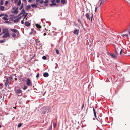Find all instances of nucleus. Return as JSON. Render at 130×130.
Returning <instances> with one entry per match:
<instances>
[{
    "label": "nucleus",
    "instance_id": "f8f14e48",
    "mask_svg": "<svg viewBox=\"0 0 130 130\" xmlns=\"http://www.w3.org/2000/svg\"><path fill=\"white\" fill-rule=\"evenodd\" d=\"M11 31L13 32H18V30L15 29H11Z\"/></svg>",
    "mask_w": 130,
    "mask_h": 130
},
{
    "label": "nucleus",
    "instance_id": "ddd939ff",
    "mask_svg": "<svg viewBox=\"0 0 130 130\" xmlns=\"http://www.w3.org/2000/svg\"><path fill=\"white\" fill-rule=\"evenodd\" d=\"M130 32V29L129 28H127V29H126L125 30L123 31H122V32Z\"/></svg>",
    "mask_w": 130,
    "mask_h": 130
},
{
    "label": "nucleus",
    "instance_id": "6e6d98bb",
    "mask_svg": "<svg viewBox=\"0 0 130 130\" xmlns=\"http://www.w3.org/2000/svg\"><path fill=\"white\" fill-rule=\"evenodd\" d=\"M27 14H28V13H26V14L24 18H25V17H26Z\"/></svg>",
    "mask_w": 130,
    "mask_h": 130
},
{
    "label": "nucleus",
    "instance_id": "1a4fd4ad",
    "mask_svg": "<svg viewBox=\"0 0 130 130\" xmlns=\"http://www.w3.org/2000/svg\"><path fill=\"white\" fill-rule=\"evenodd\" d=\"M61 4H66L67 3V1L66 0H61Z\"/></svg>",
    "mask_w": 130,
    "mask_h": 130
},
{
    "label": "nucleus",
    "instance_id": "5fc2aeb1",
    "mask_svg": "<svg viewBox=\"0 0 130 130\" xmlns=\"http://www.w3.org/2000/svg\"><path fill=\"white\" fill-rule=\"evenodd\" d=\"M97 7L95 8V12H96V11L97 10Z\"/></svg>",
    "mask_w": 130,
    "mask_h": 130
},
{
    "label": "nucleus",
    "instance_id": "4468645a",
    "mask_svg": "<svg viewBox=\"0 0 130 130\" xmlns=\"http://www.w3.org/2000/svg\"><path fill=\"white\" fill-rule=\"evenodd\" d=\"M8 31L7 29L5 28L3 29L2 32H8Z\"/></svg>",
    "mask_w": 130,
    "mask_h": 130
},
{
    "label": "nucleus",
    "instance_id": "f03ea898",
    "mask_svg": "<svg viewBox=\"0 0 130 130\" xmlns=\"http://www.w3.org/2000/svg\"><path fill=\"white\" fill-rule=\"evenodd\" d=\"M25 78L27 79L26 80V85L28 86H31L32 85L30 80L29 78H27L25 77Z\"/></svg>",
    "mask_w": 130,
    "mask_h": 130
},
{
    "label": "nucleus",
    "instance_id": "e433bc0d",
    "mask_svg": "<svg viewBox=\"0 0 130 130\" xmlns=\"http://www.w3.org/2000/svg\"><path fill=\"white\" fill-rule=\"evenodd\" d=\"M55 1H56V0H51V2L52 3H54L55 2Z\"/></svg>",
    "mask_w": 130,
    "mask_h": 130
},
{
    "label": "nucleus",
    "instance_id": "bb28decb",
    "mask_svg": "<svg viewBox=\"0 0 130 130\" xmlns=\"http://www.w3.org/2000/svg\"><path fill=\"white\" fill-rule=\"evenodd\" d=\"M23 3H22V4L21 6L19 8V9H20V10H21L23 8Z\"/></svg>",
    "mask_w": 130,
    "mask_h": 130
},
{
    "label": "nucleus",
    "instance_id": "a878e982",
    "mask_svg": "<svg viewBox=\"0 0 130 130\" xmlns=\"http://www.w3.org/2000/svg\"><path fill=\"white\" fill-rule=\"evenodd\" d=\"M0 5H2L3 4V0H0Z\"/></svg>",
    "mask_w": 130,
    "mask_h": 130
},
{
    "label": "nucleus",
    "instance_id": "7c9ffc66",
    "mask_svg": "<svg viewBox=\"0 0 130 130\" xmlns=\"http://www.w3.org/2000/svg\"><path fill=\"white\" fill-rule=\"evenodd\" d=\"M27 86H26L25 85H24V87L23 88V90H25L26 89H27Z\"/></svg>",
    "mask_w": 130,
    "mask_h": 130
},
{
    "label": "nucleus",
    "instance_id": "a18cd8bd",
    "mask_svg": "<svg viewBox=\"0 0 130 130\" xmlns=\"http://www.w3.org/2000/svg\"><path fill=\"white\" fill-rule=\"evenodd\" d=\"M93 112L94 113H95L96 112L95 111V110L94 108V107L93 108Z\"/></svg>",
    "mask_w": 130,
    "mask_h": 130
},
{
    "label": "nucleus",
    "instance_id": "680f3d73",
    "mask_svg": "<svg viewBox=\"0 0 130 130\" xmlns=\"http://www.w3.org/2000/svg\"><path fill=\"white\" fill-rule=\"evenodd\" d=\"M46 35V33H44L43 34V35L44 36H45Z\"/></svg>",
    "mask_w": 130,
    "mask_h": 130
},
{
    "label": "nucleus",
    "instance_id": "393cba45",
    "mask_svg": "<svg viewBox=\"0 0 130 130\" xmlns=\"http://www.w3.org/2000/svg\"><path fill=\"white\" fill-rule=\"evenodd\" d=\"M99 2L100 1L101 2L100 4V6L104 2V0H100L99 1Z\"/></svg>",
    "mask_w": 130,
    "mask_h": 130
},
{
    "label": "nucleus",
    "instance_id": "2f4dec72",
    "mask_svg": "<svg viewBox=\"0 0 130 130\" xmlns=\"http://www.w3.org/2000/svg\"><path fill=\"white\" fill-rule=\"evenodd\" d=\"M79 30L78 29L75 30L73 32H79Z\"/></svg>",
    "mask_w": 130,
    "mask_h": 130
},
{
    "label": "nucleus",
    "instance_id": "f704fd0d",
    "mask_svg": "<svg viewBox=\"0 0 130 130\" xmlns=\"http://www.w3.org/2000/svg\"><path fill=\"white\" fill-rule=\"evenodd\" d=\"M12 35L13 37H14L16 36V34H15V33H12Z\"/></svg>",
    "mask_w": 130,
    "mask_h": 130
},
{
    "label": "nucleus",
    "instance_id": "58836bf2",
    "mask_svg": "<svg viewBox=\"0 0 130 130\" xmlns=\"http://www.w3.org/2000/svg\"><path fill=\"white\" fill-rule=\"evenodd\" d=\"M43 0H41L40 1V3L41 4H43Z\"/></svg>",
    "mask_w": 130,
    "mask_h": 130
},
{
    "label": "nucleus",
    "instance_id": "0e129e2a",
    "mask_svg": "<svg viewBox=\"0 0 130 130\" xmlns=\"http://www.w3.org/2000/svg\"><path fill=\"white\" fill-rule=\"evenodd\" d=\"M32 0H28V2H30Z\"/></svg>",
    "mask_w": 130,
    "mask_h": 130
},
{
    "label": "nucleus",
    "instance_id": "423d86ee",
    "mask_svg": "<svg viewBox=\"0 0 130 130\" xmlns=\"http://www.w3.org/2000/svg\"><path fill=\"white\" fill-rule=\"evenodd\" d=\"M119 51L118 49V50L116 48L115 49V53L118 56L119 55Z\"/></svg>",
    "mask_w": 130,
    "mask_h": 130
},
{
    "label": "nucleus",
    "instance_id": "49530a36",
    "mask_svg": "<svg viewBox=\"0 0 130 130\" xmlns=\"http://www.w3.org/2000/svg\"><path fill=\"white\" fill-rule=\"evenodd\" d=\"M94 116L95 117V118H96V113L95 112V113H94Z\"/></svg>",
    "mask_w": 130,
    "mask_h": 130
},
{
    "label": "nucleus",
    "instance_id": "f257e3e1",
    "mask_svg": "<svg viewBox=\"0 0 130 130\" xmlns=\"http://www.w3.org/2000/svg\"><path fill=\"white\" fill-rule=\"evenodd\" d=\"M14 91L16 93L18 94V96H21L22 95V91L20 89L15 88L14 89Z\"/></svg>",
    "mask_w": 130,
    "mask_h": 130
},
{
    "label": "nucleus",
    "instance_id": "6ab92c4d",
    "mask_svg": "<svg viewBox=\"0 0 130 130\" xmlns=\"http://www.w3.org/2000/svg\"><path fill=\"white\" fill-rule=\"evenodd\" d=\"M20 18H17L15 19V20H14V22H18L20 20Z\"/></svg>",
    "mask_w": 130,
    "mask_h": 130
},
{
    "label": "nucleus",
    "instance_id": "bf43d9fd",
    "mask_svg": "<svg viewBox=\"0 0 130 130\" xmlns=\"http://www.w3.org/2000/svg\"><path fill=\"white\" fill-rule=\"evenodd\" d=\"M84 106V104H83V105L82 106V108H83Z\"/></svg>",
    "mask_w": 130,
    "mask_h": 130
},
{
    "label": "nucleus",
    "instance_id": "c9c22d12",
    "mask_svg": "<svg viewBox=\"0 0 130 130\" xmlns=\"http://www.w3.org/2000/svg\"><path fill=\"white\" fill-rule=\"evenodd\" d=\"M52 129V125L50 127L49 129H48V130H51Z\"/></svg>",
    "mask_w": 130,
    "mask_h": 130
},
{
    "label": "nucleus",
    "instance_id": "13d9d810",
    "mask_svg": "<svg viewBox=\"0 0 130 130\" xmlns=\"http://www.w3.org/2000/svg\"><path fill=\"white\" fill-rule=\"evenodd\" d=\"M111 32H117V31H115L114 30H113L112 31H110Z\"/></svg>",
    "mask_w": 130,
    "mask_h": 130
},
{
    "label": "nucleus",
    "instance_id": "5701e85b",
    "mask_svg": "<svg viewBox=\"0 0 130 130\" xmlns=\"http://www.w3.org/2000/svg\"><path fill=\"white\" fill-rule=\"evenodd\" d=\"M21 3V0H19L18 4H17V5L20 6Z\"/></svg>",
    "mask_w": 130,
    "mask_h": 130
},
{
    "label": "nucleus",
    "instance_id": "aec40b11",
    "mask_svg": "<svg viewBox=\"0 0 130 130\" xmlns=\"http://www.w3.org/2000/svg\"><path fill=\"white\" fill-rule=\"evenodd\" d=\"M78 21L79 23L80 24H81V25H83V23L82 21H81L79 19H78Z\"/></svg>",
    "mask_w": 130,
    "mask_h": 130
},
{
    "label": "nucleus",
    "instance_id": "7ed1b4c3",
    "mask_svg": "<svg viewBox=\"0 0 130 130\" xmlns=\"http://www.w3.org/2000/svg\"><path fill=\"white\" fill-rule=\"evenodd\" d=\"M108 55H109L112 58L114 59H116L117 58V55L113 53H109V52H108Z\"/></svg>",
    "mask_w": 130,
    "mask_h": 130
},
{
    "label": "nucleus",
    "instance_id": "ea45409f",
    "mask_svg": "<svg viewBox=\"0 0 130 130\" xmlns=\"http://www.w3.org/2000/svg\"><path fill=\"white\" fill-rule=\"evenodd\" d=\"M39 73H38L37 74V75L36 76V77L38 78V77L39 75Z\"/></svg>",
    "mask_w": 130,
    "mask_h": 130
},
{
    "label": "nucleus",
    "instance_id": "09e8293b",
    "mask_svg": "<svg viewBox=\"0 0 130 130\" xmlns=\"http://www.w3.org/2000/svg\"><path fill=\"white\" fill-rule=\"evenodd\" d=\"M21 23L22 24H23L24 23V20H22L21 21Z\"/></svg>",
    "mask_w": 130,
    "mask_h": 130
},
{
    "label": "nucleus",
    "instance_id": "e2e57ef3",
    "mask_svg": "<svg viewBox=\"0 0 130 130\" xmlns=\"http://www.w3.org/2000/svg\"><path fill=\"white\" fill-rule=\"evenodd\" d=\"M75 35H78V33H74Z\"/></svg>",
    "mask_w": 130,
    "mask_h": 130
},
{
    "label": "nucleus",
    "instance_id": "603ef678",
    "mask_svg": "<svg viewBox=\"0 0 130 130\" xmlns=\"http://www.w3.org/2000/svg\"><path fill=\"white\" fill-rule=\"evenodd\" d=\"M54 127H55L56 126V123H54Z\"/></svg>",
    "mask_w": 130,
    "mask_h": 130
},
{
    "label": "nucleus",
    "instance_id": "72a5a7b5",
    "mask_svg": "<svg viewBox=\"0 0 130 130\" xmlns=\"http://www.w3.org/2000/svg\"><path fill=\"white\" fill-rule=\"evenodd\" d=\"M90 18H91V20L92 22V20H93V15L92 14V16H91L90 17Z\"/></svg>",
    "mask_w": 130,
    "mask_h": 130
},
{
    "label": "nucleus",
    "instance_id": "412c9836",
    "mask_svg": "<svg viewBox=\"0 0 130 130\" xmlns=\"http://www.w3.org/2000/svg\"><path fill=\"white\" fill-rule=\"evenodd\" d=\"M121 36H122L123 37H124L125 36H126V37H128V34H125L122 35Z\"/></svg>",
    "mask_w": 130,
    "mask_h": 130
},
{
    "label": "nucleus",
    "instance_id": "de8ad7c7",
    "mask_svg": "<svg viewBox=\"0 0 130 130\" xmlns=\"http://www.w3.org/2000/svg\"><path fill=\"white\" fill-rule=\"evenodd\" d=\"M122 50H122V49H121L120 50V54H121V53L122 52Z\"/></svg>",
    "mask_w": 130,
    "mask_h": 130
},
{
    "label": "nucleus",
    "instance_id": "3c124183",
    "mask_svg": "<svg viewBox=\"0 0 130 130\" xmlns=\"http://www.w3.org/2000/svg\"><path fill=\"white\" fill-rule=\"evenodd\" d=\"M4 15V14H0V17H1L3 16Z\"/></svg>",
    "mask_w": 130,
    "mask_h": 130
},
{
    "label": "nucleus",
    "instance_id": "b1692460",
    "mask_svg": "<svg viewBox=\"0 0 130 130\" xmlns=\"http://www.w3.org/2000/svg\"><path fill=\"white\" fill-rule=\"evenodd\" d=\"M31 6L32 7H37V6L35 4H33L31 5Z\"/></svg>",
    "mask_w": 130,
    "mask_h": 130
},
{
    "label": "nucleus",
    "instance_id": "cd10ccee",
    "mask_svg": "<svg viewBox=\"0 0 130 130\" xmlns=\"http://www.w3.org/2000/svg\"><path fill=\"white\" fill-rule=\"evenodd\" d=\"M56 4L55 3H53L52 4H51L50 5L51 6H52L53 5H56Z\"/></svg>",
    "mask_w": 130,
    "mask_h": 130
},
{
    "label": "nucleus",
    "instance_id": "8fccbe9b",
    "mask_svg": "<svg viewBox=\"0 0 130 130\" xmlns=\"http://www.w3.org/2000/svg\"><path fill=\"white\" fill-rule=\"evenodd\" d=\"M35 56V55H34L30 59V60H31L32 59V58L34 57Z\"/></svg>",
    "mask_w": 130,
    "mask_h": 130
},
{
    "label": "nucleus",
    "instance_id": "37998d69",
    "mask_svg": "<svg viewBox=\"0 0 130 130\" xmlns=\"http://www.w3.org/2000/svg\"><path fill=\"white\" fill-rule=\"evenodd\" d=\"M8 1H6L5 3V5H7V4H8Z\"/></svg>",
    "mask_w": 130,
    "mask_h": 130
},
{
    "label": "nucleus",
    "instance_id": "20e7f679",
    "mask_svg": "<svg viewBox=\"0 0 130 130\" xmlns=\"http://www.w3.org/2000/svg\"><path fill=\"white\" fill-rule=\"evenodd\" d=\"M18 7H17L16 8H15V7H12V9L13 10H14V11L13 12H12V13H15L17 14L18 13V11H17L18 9Z\"/></svg>",
    "mask_w": 130,
    "mask_h": 130
},
{
    "label": "nucleus",
    "instance_id": "4c0bfd02",
    "mask_svg": "<svg viewBox=\"0 0 130 130\" xmlns=\"http://www.w3.org/2000/svg\"><path fill=\"white\" fill-rule=\"evenodd\" d=\"M60 0H56V2L58 3H59L60 2Z\"/></svg>",
    "mask_w": 130,
    "mask_h": 130
},
{
    "label": "nucleus",
    "instance_id": "473e14b6",
    "mask_svg": "<svg viewBox=\"0 0 130 130\" xmlns=\"http://www.w3.org/2000/svg\"><path fill=\"white\" fill-rule=\"evenodd\" d=\"M56 53L58 54H59V52L58 50L57 49H56Z\"/></svg>",
    "mask_w": 130,
    "mask_h": 130
},
{
    "label": "nucleus",
    "instance_id": "9d476101",
    "mask_svg": "<svg viewBox=\"0 0 130 130\" xmlns=\"http://www.w3.org/2000/svg\"><path fill=\"white\" fill-rule=\"evenodd\" d=\"M31 7L30 5H28L26 6L25 8V10L26 11L28 10Z\"/></svg>",
    "mask_w": 130,
    "mask_h": 130
},
{
    "label": "nucleus",
    "instance_id": "c03bdc74",
    "mask_svg": "<svg viewBox=\"0 0 130 130\" xmlns=\"http://www.w3.org/2000/svg\"><path fill=\"white\" fill-rule=\"evenodd\" d=\"M93 112L94 113H95L96 112L95 111V110L94 108V107L93 108Z\"/></svg>",
    "mask_w": 130,
    "mask_h": 130
},
{
    "label": "nucleus",
    "instance_id": "c756f323",
    "mask_svg": "<svg viewBox=\"0 0 130 130\" xmlns=\"http://www.w3.org/2000/svg\"><path fill=\"white\" fill-rule=\"evenodd\" d=\"M42 59L44 60H46V57L45 56H43L42 57Z\"/></svg>",
    "mask_w": 130,
    "mask_h": 130
},
{
    "label": "nucleus",
    "instance_id": "69168bd1",
    "mask_svg": "<svg viewBox=\"0 0 130 130\" xmlns=\"http://www.w3.org/2000/svg\"><path fill=\"white\" fill-rule=\"evenodd\" d=\"M2 98V96L1 95L0 96V99Z\"/></svg>",
    "mask_w": 130,
    "mask_h": 130
},
{
    "label": "nucleus",
    "instance_id": "4d7b16f0",
    "mask_svg": "<svg viewBox=\"0 0 130 130\" xmlns=\"http://www.w3.org/2000/svg\"><path fill=\"white\" fill-rule=\"evenodd\" d=\"M7 82H6L5 83V85L6 86H7Z\"/></svg>",
    "mask_w": 130,
    "mask_h": 130
},
{
    "label": "nucleus",
    "instance_id": "79ce46f5",
    "mask_svg": "<svg viewBox=\"0 0 130 130\" xmlns=\"http://www.w3.org/2000/svg\"><path fill=\"white\" fill-rule=\"evenodd\" d=\"M5 41V40H2L1 41H0V43H3Z\"/></svg>",
    "mask_w": 130,
    "mask_h": 130
},
{
    "label": "nucleus",
    "instance_id": "2eb2a0df",
    "mask_svg": "<svg viewBox=\"0 0 130 130\" xmlns=\"http://www.w3.org/2000/svg\"><path fill=\"white\" fill-rule=\"evenodd\" d=\"M86 17H87V18L88 19H90V16H89V13H87L86 14Z\"/></svg>",
    "mask_w": 130,
    "mask_h": 130
},
{
    "label": "nucleus",
    "instance_id": "39448f33",
    "mask_svg": "<svg viewBox=\"0 0 130 130\" xmlns=\"http://www.w3.org/2000/svg\"><path fill=\"white\" fill-rule=\"evenodd\" d=\"M5 34L3 36V38H6L8 37L9 35V33H5Z\"/></svg>",
    "mask_w": 130,
    "mask_h": 130
},
{
    "label": "nucleus",
    "instance_id": "6e6552de",
    "mask_svg": "<svg viewBox=\"0 0 130 130\" xmlns=\"http://www.w3.org/2000/svg\"><path fill=\"white\" fill-rule=\"evenodd\" d=\"M25 25L28 27L30 26V24L29 22L28 21L25 22Z\"/></svg>",
    "mask_w": 130,
    "mask_h": 130
},
{
    "label": "nucleus",
    "instance_id": "f3484780",
    "mask_svg": "<svg viewBox=\"0 0 130 130\" xmlns=\"http://www.w3.org/2000/svg\"><path fill=\"white\" fill-rule=\"evenodd\" d=\"M4 7L3 6H0V10L2 11H3L4 10Z\"/></svg>",
    "mask_w": 130,
    "mask_h": 130
},
{
    "label": "nucleus",
    "instance_id": "dca6fc26",
    "mask_svg": "<svg viewBox=\"0 0 130 130\" xmlns=\"http://www.w3.org/2000/svg\"><path fill=\"white\" fill-rule=\"evenodd\" d=\"M36 26L37 28L39 29L41 27V26L40 25L37 24H36Z\"/></svg>",
    "mask_w": 130,
    "mask_h": 130
},
{
    "label": "nucleus",
    "instance_id": "9b49d317",
    "mask_svg": "<svg viewBox=\"0 0 130 130\" xmlns=\"http://www.w3.org/2000/svg\"><path fill=\"white\" fill-rule=\"evenodd\" d=\"M8 15H5L3 19L5 20H8V19L7 18V17H8Z\"/></svg>",
    "mask_w": 130,
    "mask_h": 130
},
{
    "label": "nucleus",
    "instance_id": "a211bd4d",
    "mask_svg": "<svg viewBox=\"0 0 130 130\" xmlns=\"http://www.w3.org/2000/svg\"><path fill=\"white\" fill-rule=\"evenodd\" d=\"M25 11L24 10V9H23L21 11L20 14L19 15V16L21 14H22L23 13H25Z\"/></svg>",
    "mask_w": 130,
    "mask_h": 130
},
{
    "label": "nucleus",
    "instance_id": "4be33fe9",
    "mask_svg": "<svg viewBox=\"0 0 130 130\" xmlns=\"http://www.w3.org/2000/svg\"><path fill=\"white\" fill-rule=\"evenodd\" d=\"M33 33H28V35H26V34H25V35H26L28 37H29L30 35H31Z\"/></svg>",
    "mask_w": 130,
    "mask_h": 130
},
{
    "label": "nucleus",
    "instance_id": "0eeeda50",
    "mask_svg": "<svg viewBox=\"0 0 130 130\" xmlns=\"http://www.w3.org/2000/svg\"><path fill=\"white\" fill-rule=\"evenodd\" d=\"M49 74L47 72H45L43 74V76L45 77H47L48 76Z\"/></svg>",
    "mask_w": 130,
    "mask_h": 130
},
{
    "label": "nucleus",
    "instance_id": "a19ab883",
    "mask_svg": "<svg viewBox=\"0 0 130 130\" xmlns=\"http://www.w3.org/2000/svg\"><path fill=\"white\" fill-rule=\"evenodd\" d=\"M18 0H14V3L15 4H16L17 3Z\"/></svg>",
    "mask_w": 130,
    "mask_h": 130
},
{
    "label": "nucleus",
    "instance_id": "774afa93",
    "mask_svg": "<svg viewBox=\"0 0 130 130\" xmlns=\"http://www.w3.org/2000/svg\"><path fill=\"white\" fill-rule=\"evenodd\" d=\"M8 80V79H6V82H7V81Z\"/></svg>",
    "mask_w": 130,
    "mask_h": 130
},
{
    "label": "nucleus",
    "instance_id": "338daca9",
    "mask_svg": "<svg viewBox=\"0 0 130 130\" xmlns=\"http://www.w3.org/2000/svg\"><path fill=\"white\" fill-rule=\"evenodd\" d=\"M40 0H36V2H38Z\"/></svg>",
    "mask_w": 130,
    "mask_h": 130
},
{
    "label": "nucleus",
    "instance_id": "c85d7f7f",
    "mask_svg": "<svg viewBox=\"0 0 130 130\" xmlns=\"http://www.w3.org/2000/svg\"><path fill=\"white\" fill-rule=\"evenodd\" d=\"M21 124V123H19L18 125V127H21V126H22V124Z\"/></svg>",
    "mask_w": 130,
    "mask_h": 130
},
{
    "label": "nucleus",
    "instance_id": "052dcab7",
    "mask_svg": "<svg viewBox=\"0 0 130 130\" xmlns=\"http://www.w3.org/2000/svg\"><path fill=\"white\" fill-rule=\"evenodd\" d=\"M23 1L24 2H25V3H26V0H23Z\"/></svg>",
    "mask_w": 130,
    "mask_h": 130
},
{
    "label": "nucleus",
    "instance_id": "864d4df0",
    "mask_svg": "<svg viewBox=\"0 0 130 130\" xmlns=\"http://www.w3.org/2000/svg\"><path fill=\"white\" fill-rule=\"evenodd\" d=\"M48 1H45V2H44V3H45V4H46V3H48Z\"/></svg>",
    "mask_w": 130,
    "mask_h": 130
}]
</instances>
